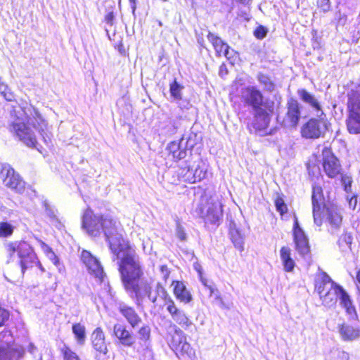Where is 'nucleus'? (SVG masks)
Instances as JSON below:
<instances>
[{
	"instance_id": "5701e85b",
	"label": "nucleus",
	"mask_w": 360,
	"mask_h": 360,
	"mask_svg": "<svg viewBox=\"0 0 360 360\" xmlns=\"http://www.w3.org/2000/svg\"><path fill=\"white\" fill-rule=\"evenodd\" d=\"M340 292H341V286L336 284L332 287V289L327 290V291L319 296L323 304L326 307H330L336 304Z\"/></svg>"
},
{
	"instance_id": "f8f14e48",
	"label": "nucleus",
	"mask_w": 360,
	"mask_h": 360,
	"mask_svg": "<svg viewBox=\"0 0 360 360\" xmlns=\"http://www.w3.org/2000/svg\"><path fill=\"white\" fill-rule=\"evenodd\" d=\"M170 347L176 354L180 353L181 355L188 354L191 352V346L186 342L184 333L174 326V333L172 336Z\"/></svg>"
},
{
	"instance_id": "1a4fd4ad",
	"label": "nucleus",
	"mask_w": 360,
	"mask_h": 360,
	"mask_svg": "<svg viewBox=\"0 0 360 360\" xmlns=\"http://www.w3.org/2000/svg\"><path fill=\"white\" fill-rule=\"evenodd\" d=\"M261 91L255 86H247L241 90L242 101L252 110L265 105Z\"/></svg>"
},
{
	"instance_id": "9d476101",
	"label": "nucleus",
	"mask_w": 360,
	"mask_h": 360,
	"mask_svg": "<svg viewBox=\"0 0 360 360\" xmlns=\"http://www.w3.org/2000/svg\"><path fill=\"white\" fill-rule=\"evenodd\" d=\"M130 297L135 299L136 304L140 306L146 297L148 298V294L151 290V285L146 280L136 281L133 283L132 288H124Z\"/></svg>"
},
{
	"instance_id": "a878e982",
	"label": "nucleus",
	"mask_w": 360,
	"mask_h": 360,
	"mask_svg": "<svg viewBox=\"0 0 360 360\" xmlns=\"http://www.w3.org/2000/svg\"><path fill=\"white\" fill-rule=\"evenodd\" d=\"M172 285H174V293L180 302L187 304L192 300V295L182 282L173 281Z\"/></svg>"
},
{
	"instance_id": "72a5a7b5",
	"label": "nucleus",
	"mask_w": 360,
	"mask_h": 360,
	"mask_svg": "<svg viewBox=\"0 0 360 360\" xmlns=\"http://www.w3.org/2000/svg\"><path fill=\"white\" fill-rule=\"evenodd\" d=\"M33 111L35 116L33 118H29L27 122L32 124L33 127L43 136L42 132H44V128L46 127V123L35 109H33Z\"/></svg>"
},
{
	"instance_id": "f03ea898",
	"label": "nucleus",
	"mask_w": 360,
	"mask_h": 360,
	"mask_svg": "<svg viewBox=\"0 0 360 360\" xmlns=\"http://www.w3.org/2000/svg\"><path fill=\"white\" fill-rule=\"evenodd\" d=\"M5 248L7 254L11 258L15 253L18 254L19 264L22 274L25 271L39 264L37 255L31 245L25 241H15L6 244Z\"/></svg>"
},
{
	"instance_id": "423d86ee",
	"label": "nucleus",
	"mask_w": 360,
	"mask_h": 360,
	"mask_svg": "<svg viewBox=\"0 0 360 360\" xmlns=\"http://www.w3.org/2000/svg\"><path fill=\"white\" fill-rule=\"evenodd\" d=\"M322 157L323 171L328 177L335 178L341 174L340 162L330 148L327 147L323 148Z\"/></svg>"
},
{
	"instance_id": "c03bdc74",
	"label": "nucleus",
	"mask_w": 360,
	"mask_h": 360,
	"mask_svg": "<svg viewBox=\"0 0 360 360\" xmlns=\"http://www.w3.org/2000/svg\"><path fill=\"white\" fill-rule=\"evenodd\" d=\"M275 206L276 210L281 214V215H283L288 212V207L284 202V200L278 196L275 200Z\"/></svg>"
},
{
	"instance_id": "37998d69",
	"label": "nucleus",
	"mask_w": 360,
	"mask_h": 360,
	"mask_svg": "<svg viewBox=\"0 0 360 360\" xmlns=\"http://www.w3.org/2000/svg\"><path fill=\"white\" fill-rule=\"evenodd\" d=\"M13 227L8 222L0 223V237H7L13 233Z\"/></svg>"
},
{
	"instance_id": "09e8293b",
	"label": "nucleus",
	"mask_w": 360,
	"mask_h": 360,
	"mask_svg": "<svg viewBox=\"0 0 360 360\" xmlns=\"http://www.w3.org/2000/svg\"><path fill=\"white\" fill-rule=\"evenodd\" d=\"M266 33H267V30L264 27L260 25V26L257 27L256 28V30H255L254 35L256 38H257L259 39H262L266 37Z\"/></svg>"
},
{
	"instance_id": "de8ad7c7",
	"label": "nucleus",
	"mask_w": 360,
	"mask_h": 360,
	"mask_svg": "<svg viewBox=\"0 0 360 360\" xmlns=\"http://www.w3.org/2000/svg\"><path fill=\"white\" fill-rule=\"evenodd\" d=\"M138 333L140 339L146 341L150 338V328L148 326H144L139 329Z\"/></svg>"
},
{
	"instance_id": "680f3d73",
	"label": "nucleus",
	"mask_w": 360,
	"mask_h": 360,
	"mask_svg": "<svg viewBox=\"0 0 360 360\" xmlns=\"http://www.w3.org/2000/svg\"><path fill=\"white\" fill-rule=\"evenodd\" d=\"M226 73H227V71H226V66L223 64L220 66V68H219V75L221 77H223L224 75H226Z\"/></svg>"
},
{
	"instance_id": "473e14b6",
	"label": "nucleus",
	"mask_w": 360,
	"mask_h": 360,
	"mask_svg": "<svg viewBox=\"0 0 360 360\" xmlns=\"http://www.w3.org/2000/svg\"><path fill=\"white\" fill-rule=\"evenodd\" d=\"M230 236L235 248L238 249L240 251H243L244 250V238L239 230L235 226L231 227Z\"/></svg>"
},
{
	"instance_id": "7ed1b4c3",
	"label": "nucleus",
	"mask_w": 360,
	"mask_h": 360,
	"mask_svg": "<svg viewBox=\"0 0 360 360\" xmlns=\"http://www.w3.org/2000/svg\"><path fill=\"white\" fill-rule=\"evenodd\" d=\"M200 214L205 223L219 225L223 216L219 196L214 194L206 198V205L200 207Z\"/></svg>"
},
{
	"instance_id": "6ab92c4d",
	"label": "nucleus",
	"mask_w": 360,
	"mask_h": 360,
	"mask_svg": "<svg viewBox=\"0 0 360 360\" xmlns=\"http://www.w3.org/2000/svg\"><path fill=\"white\" fill-rule=\"evenodd\" d=\"M326 221L335 229L340 227L342 223V214L338 206L330 205L322 209Z\"/></svg>"
},
{
	"instance_id": "052dcab7",
	"label": "nucleus",
	"mask_w": 360,
	"mask_h": 360,
	"mask_svg": "<svg viewBox=\"0 0 360 360\" xmlns=\"http://www.w3.org/2000/svg\"><path fill=\"white\" fill-rule=\"evenodd\" d=\"M136 1L137 0H129V4H130V7L132 10V13H135V11L136 9Z\"/></svg>"
},
{
	"instance_id": "a19ab883",
	"label": "nucleus",
	"mask_w": 360,
	"mask_h": 360,
	"mask_svg": "<svg viewBox=\"0 0 360 360\" xmlns=\"http://www.w3.org/2000/svg\"><path fill=\"white\" fill-rule=\"evenodd\" d=\"M352 242V237L349 233H345L341 236L338 240L340 248L342 250L350 248V245Z\"/></svg>"
},
{
	"instance_id": "9b49d317",
	"label": "nucleus",
	"mask_w": 360,
	"mask_h": 360,
	"mask_svg": "<svg viewBox=\"0 0 360 360\" xmlns=\"http://www.w3.org/2000/svg\"><path fill=\"white\" fill-rule=\"evenodd\" d=\"M313 205V217L314 223L317 226L322 224V209L324 205V198L322 193V188L319 186H313V193L311 196Z\"/></svg>"
},
{
	"instance_id": "412c9836",
	"label": "nucleus",
	"mask_w": 360,
	"mask_h": 360,
	"mask_svg": "<svg viewBox=\"0 0 360 360\" xmlns=\"http://www.w3.org/2000/svg\"><path fill=\"white\" fill-rule=\"evenodd\" d=\"M91 343L94 349L100 354H106L108 352L105 334L101 328H96L92 333Z\"/></svg>"
},
{
	"instance_id": "58836bf2",
	"label": "nucleus",
	"mask_w": 360,
	"mask_h": 360,
	"mask_svg": "<svg viewBox=\"0 0 360 360\" xmlns=\"http://www.w3.org/2000/svg\"><path fill=\"white\" fill-rule=\"evenodd\" d=\"M194 165L191 167L185 163V167H181L179 169V175L184 179V181L190 183V179L193 176Z\"/></svg>"
},
{
	"instance_id": "8fccbe9b",
	"label": "nucleus",
	"mask_w": 360,
	"mask_h": 360,
	"mask_svg": "<svg viewBox=\"0 0 360 360\" xmlns=\"http://www.w3.org/2000/svg\"><path fill=\"white\" fill-rule=\"evenodd\" d=\"M9 318V313L7 310L0 307V327L4 326Z\"/></svg>"
},
{
	"instance_id": "338daca9",
	"label": "nucleus",
	"mask_w": 360,
	"mask_h": 360,
	"mask_svg": "<svg viewBox=\"0 0 360 360\" xmlns=\"http://www.w3.org/2000/svg\"><path fill=\"white\" fill-rule=\"evenodd\" d=\"M356 279H357V281L359 282V283L360 284V270L358 271V273L356 274Z\"/></svg>"
},
{
	"instance_id": "774afa93",
	"label": "nucleus",
	"mask_w": 360,
	"mask_h": 360,
	"mask_svg": "<svg viewBox=\"0 0 360 360\" xmlns=\"http://www.w3.org/2000/svg\"><path fill=\"white\" fill-rule=\"evenodd\" d=\"M54 257H55V259H54L53 263H54L55 265H58L59 264L58 259L56 257V255H54Z\"/></svg>"
},
{
	"instance_id": "864d4df0",
	"label": "nucleus",
	"mask_w": 360,
	"mask_h": 360,
	"mask_svg": "<svg viewBox=\"0 0 360 360\" xmlns=\"http://www.w3.org/2000/svg\"><path fill=\"white\" fill-rule=\"evenodd\" d=\"M342 181L345 186V190L347 192H348L349 188H350V187H351V183H352L350 178L348 176H343L342 178Z\"/></svg>"
},
{
	"instance_id": "aec40b11",
	"label": "nucleus",
	"mask_w": 360,
	"mask_h": 360,
	"mask_svg": "<svg viewBox=\"0 0 360 360\" xmlns=\"http://www.w3.org/2000/svg\"><path fill=\"white\" fill-rule=\"evenodd\" d=\"M118 309L133 328H135L141 323V318L133 307L121 303L119 304Z\"/></svg>"
},
{
	"instance_id": "4c0bfd02",
	"label": "nucleus",
	"mask_w": 360,
	"mask_h": 360,
	"mask_svg": "<svg viewBox=\"0 0 360 360\" xmlns=\"http://www.w3.org/2000/svg\"><path fill=\"white\" fill-rule=\"evenodd\" d=\"M81 259L86 269H91V265H94L96 262L98 261L87 250H83L82 252Z\"/></svg>"
},
{
	"instance_id": "603ef678",
	"label": "nucleus",
	"mask_w": 360,
	"mask_h": 360,
	"mask_svg": "<svg viewBox=\"0 0 360 360\" xmlns=\"http://www.w3.org/2000/svg\"><path fill=\"white\" fill-rule=\"evenodd\" d=\"M44 206L46 215L51 219H54L56 217L54 210L51 208L46 202L44 203Z\"/></svg>"
},
{
	"instance_id": "7c9ffc66",
	"label": "nucleus",
	"mask_w": 360,
	"mask_h": 360,
	"mask_svg": "<svg viewBox=\"0 0 360 360\" xmlns=\"http://www.w3.org/2000/svg\"><path fill=\"white\" fill-rule=\"evenodd\" d=\"M280 256L285 271H292L295 267V262L291 257L290 249L288 247H282L280 250Z\"/></svg>"
},
{
	"instance_id": "c756f323",
	"label": "nucleus",
	"mask_w": 360,
	"mask_h": 360,
	"mask_svg": "<svg viewBox=\"0 0 360 360\" xmlns=\"http://www.w3.org/2000/svg\"><path fill=\"white\" fill-rule=\"evenodd\" d=\"M339 333L342 338L345 341L353 340L360 336L359 329L345 324H342L339 326Z\"/></svg>"
},
{
	"instance_id": "ddd939ff",
	"label": "nucleus",
	"mask_w": 360,
	"mask_h": 360,
	"mask_svg": "<svg viewBox=\"0 0 360 360\" xmlns=\"http://www.w3.org/2000/svg\"><path fill=\"white\" fill-rule=\"evenodd\" d=\"M300 114L299 103L290 98L288 102V111L282 122L283 126L287 128L295 127L300 121Z\"/></svg>"
},
{
	"instance_id": "cd10ccee",
	"label": "nucleus",
	"mask_w": 360,
	"mask_h": 360,
	"mask_svg": "<svg viewBox=\"0 0 360 360\" xmlns=\"http://www.w3.org/2000/svg\"><path fill=\"white\" fill-rule=\"evenodd\" d=\"M338 298L340 300V305L345 309L347 314L352 318L356 316V309L352 304L350 297L342 287Z\"/></svg>"
},
{
	"instance_id": "bb28decb",
	"label": "nucleus",
	"mask_w": 360,
	"mask_h": 360,
	"mask_svg": "<svg viewBox=\"0 0 360 360\" xmlns=\"http://www.w3.org/2000/svg\"><path fill=\"white\" fill-rule=\"evenodd\" d=\"M167 149L169 154L172 155V157L175 160H180L186 157L187 150L185 146H182V141L179 142L173 141L169 143Z\"/></svg>"
},
{
	"instance_id": "4468645a",
	"label": "nucleus",
	"mask_w": 360,
	"mask_h": 360,
	"mask_svg": "<svg viewBox=\"0 0 360 360\" xmlns=\"http://www.w3.org/2000/svg\"><path fill=\"white\" fill-rule=\"evenodd\" d=\"M13 129L19 139L29 147H35L36 137L32 129L24 122H14Z\"/></svg>"
},
{
	"instance_id": "4d7b16f0",
	"label": "nucleus",
	"mask_w": 360,
	"mask_h": 360,
	"mask_svg": "<svg viewBox=\"0 0 360 360\" xmlns=\"http://www.w3.org/2000/svg\"><path fill=\"white\" fill-rule=\"evenodd\" d=\"M27 351L31 354H34L37 352V347L32 342H30L27 346Z\"/></svg>"
},
{
	"instance_id": "6e6d98bb",
	"label": "nucleus",
	"mask_w": 360,
	"mask_h": 360,
	"mask_svg": "<svg viewBox=\"0 0 360 360\" xmlns=\"http://www.w3.org/2000/svg\"><path fill=\"white\" fill-rule=\"evenodd\" d=\"M357 204V198L356 196H353L349 200V206L351 209L354 210Z\"/></svg>"
},
{
	"instance_id": "e2e57ef3",
	"label": "nucleus",
	"mask_w": 360,
	"mask_h": 360,
	"mask_svg": "<svg viewBox=\"0 0 360 360\" xmlns=\"http://www.w3.org/2000/svg\"><path fill=\"white\" fill-rule=\"evenodd\" d=\"M230 47L228 48V54L224 55L227 59L230 60L231 58H233L235 55V52L233 49L231 51L229 50Z\"/></svg>"
},
{
	"instance_id": "bf43d9fd",
	"label": "nucleus",
	"mask_w": 360,
	"mask_h": 360,
	"mask_svg": "<svg viewBox=\"0 0 360 360\" xmlns=\"http://www.w3.org/2000/svg\"><path fill=\"white\" fill-rule=\"evenodd\" d=\"M191 105L187 101H182L181 103H179V107L181 108L188 109Z\"/></svg>"
},
{
	"instance_id": "0eeeda50",
	"label": "nucleus",
	"mask_w": 360,
	"mask_h": 360,
	"mask_svg": "<svg viewBox=\"0 0 360 360\" xmlns=\"http://www.w3.org/2000/svg\"><path fill=\"white\" fill-rule=\"evenodd\" d=\"M293 240L295 244L296 250L300 255L304 256L309 252V245L308 238L300 227L298 219L296 216L294 217L293 224Z\"/></svg>"
},
{
	"instance_id": "f3484780",
	"label": "nucleus",
	"mask_w": 360,
	"mask_h": 360,
	"mask_svg": "<svg viewBox=\"0 0 360 360\" xmlns=\"http://www.w3.org/2000/svg\"><path fill=\"white\" fill-rule=\"evenodd\" d=\"M167 310L170 314L172 319L182 327H188L191 324V322L184 311L178 309L172 300H169Z\"/></svg>"
},
{
	"instance_id": "2f4dec72",
	"label": "nucleus",
	"mask_w": 360,
	"mask_h": 360,
	"mask_svg": "<svg viewBox=\"0 0 360 360\" xmlns=\"http://www.w3.org/2000/svg\"><path fill=\"white\" fill-rule=\"evenodd\" d=\"M206 174L207 169L205 164L201 160L198 161L194 166L193 176L190 179V184L200 181L205 178Z\"/></svg>"
},
{
	"instance_id": "13d9d810",
	"label": "nucleus",
	"mask_w": 360,
	"mask_h": 360,
	"mask_svg": "<svg viewBox=\"0 0 360 360\" xmlns=\"http://www.w3.org/2000/svg\"><path fill=\"white\" fill-rule=\"evenodd\" d=\"M329 1L328 0H319L318 4H320L321 6L324 7L323 9L326 10L329 8L328 5Z\"/></svg>"
},
{
	"instance_id": "3c124183",
	"label": "nucleus",
	"mask_w": 360,
	"mask_h": 360,
	"mask_svg": "<svg viewBox=\"0 0 360 360\" xmlns=\"http://www.w3.org/2000/svg\"><path fill=\"white\" fill-rule=\"evenodd\" d=\"M176 234L177 238L179 240H181L182 241L186 240V233H185L184 229L180 224H177V226H176Z\"/></svg>"
},
{
	"instance_id": "e433bc0d",
	"label": "nucleus",
	"mask_w": 360,
	"mask_h": 360,
	"mask_svg": "<svg viewBox=\"0 0 360 360\" xmlns=\"http://www.w3.org/2000/svg\"><path fill=\"white\" fill-rule=\"evenodd\" d=\"M183 89V86L180 85L176 80H174V82L170 84L169 87L171 96L176 101H181V91Z\"/></svg>"
},
{
	"instance_id": "b1692460",
	"label": "nucleus",
	"mask_w": 360,
	"mask_h": 360,
	"mask_svg": "<svg viewBox=\"0 0 360 360\" xmlns=\"http://www.w3.org/2000/svg\"><path fill=\"white\" fill-rule=\"evenodd\" d=\"M158 297L164 301L166 306L169 300H172L165 288L160 283L156 284L154 290L151 288L148 299L153 304H155L158 302Z\"/></svg>"
},
{
	"instance_id": "393cba45",
	"label": "nucleus",
	"mask_w": 360,
	"mask_h": 360,
	"mask_svg": "<svg viewBox=\"0 0 360 360\" xmlns=\"http://www.w3.org/2000/svg\"><path fill=\"white\" fill-rule=\"evenodd\" d=\"M297 95L304 103L309 105L311 108L316 110L317 114L319 112L321 113L323 112L319 101L313 94L308 92L306 89H299L297 91Z\"/></svg>"
},
{
	"instance_id": "2eb2a0df",
	"label": "nucleus",
	"mask_w": 360,
	"mask_h": 360,
	"mask_svg": "<svg viewBox=\"0 0 360 360\" xmlns=\"http://www.w3.org/2000/svg\"><path fill=\"white\" fill-rule=\"evenodd\" d=\"M25 352L21 345L0 347V360H20L24 356Z\"/></svg>"
},
{
	"instance_id": "79ce46f5",
	"label": "nucleus",
	"mask_w": 360,
	"mask_h": 360,
	"mask_svg": "<svg viewBox=\"0 0 360 360\" xmlns=\"http://www.w3.org/2000/svg\"><path fill=\"white\" fill-rule=\"evenodd\" d=\"M201 282L204 286L209 290L210 296H214L215 300H219L221 304H223L222 299L220 297L218 290L213 285H208L207 281L202 278H201Z\"/></svg>"
},
{
	"instance_id": "0e129e2a",
	"label": "nucleus",
	"mask_w": 360,
	"mask_h": 360,
	"mask_svg": "<svg viewBox=\"0 0 360 360\" xmlns=\"http://www.w3.org/2000/svg\"><path fill=\"white\" fill-rule=\"evenodd\" d=\"M112 19H113V15L112 13H108L106 16H105V21L108 24H112Z\"/></svg>"
},
{
	"instance_id": "c85d7f7f",
	"label": "nucleus",
	"mask_w": 360,
	"mask_h": 360,
	"mask_svg": "<svg viewBox=\"0 0 360 360\" xmlns=\"http://www.w3.org/2000/svg\"><path fill=\"white\" fill-rule=\"evenodd\" d=\"M207 39L214 46L217 56L228 54V48H229V46L226 43L224 42L221 38L211 32H209L207 34Z\"/></svg>"
},
{
	"instance_id": "ea45409f",
	"label": "nucleus",
	"mask_w": 360,
	"mask_h": 360,
	"mask_svg": "<svg viewBox=\"0 0 360 360\" xmlns=\"http://www.w3.org/2000/svg\"><path fill=\"white\" fill-rule=\"evenodd\" d=\"M0 94L4 96V98L8 101H12L14 100L15 96L11 89L8 88V85L3 82L2 78L0 77Z\"/></svg>"
},
{
	"instance_id": "dca6fc26",
	"label": "nucleus",
	"mask_w": 360,
	"mask_h": 360,
	"mask_svg": "<svg viewBox=\"0 0 360 360\" xmlns=\"http://www.w3.org/2000/svg\"><path fill=\"white\" fill-rule=\"evenodd\" d=\"M113 334L120 342L125 347H131L135 343V338L133 333L128 330L125 326L119 323L115 324Z\"/></svg>"
},
{
	"instance_id": "69168bd1",
	"label": "nucleus",
	"mask_w": 360,
	"mask_h": 360,
	"mask_svg": "<svg viewBox=\"0 0 360 360\" xmlns=\"http://www.w3.org/2000/svg\"><path fill=\"white\" fill-rule=\"evenodd\" d=\"M41 247H42V248H43V250H44V251H46H46H47V252H48V251H49V252H51V248H49L46 244H45L44 242H42V241H41Z\"/></svg>"
},
{
	"instance_id": "20e7f679",
	"label": "nucleus",
	"mask_w": 360,
	"mask_h": 360,
	"mask_svg": "<svg viewBox=\"0 0 360 360\" xmlns=\"http://www.w3.org/2000/svg\"><path fill=\"white\" fill-rule=\"evenodd\" d=\"M349 117L347 127L349 132L353 134H360V94L352 91L348 94Z\"/></svg>"
},
{
	"instance_id": "39448f33",
	"label": "nucleus",
	"mask_w": 360,
	"mask_h": 360,
	"mask_svg": "<svg viewBox=\"0 0 360 360\" xmlns=\"http://www.w3.org/2000/svg\"><path fill=\"white\" fill-rule=\"evenodd\" d=\"M319 118H311L301 129L302 136L306 139H318L324 136L328 131V122L325 119L323 112L317 114Z\"/></svg>"
},
{
	"instance_id": "c9c22d12",
	"label": "nucleus",
	"mask_w": 360,
	"mask_h": 360,
	"mask_svg": "<svg viewBox=\"0 0 360 360\" xmlns=\"http://www.w3.org/2000/svg\"><path fill=\"white\" fill-rule=\"evenodd\" d=\"M72 332L79 345H83L86 339V329L81 323H76L72 326Z\"/></svg>"
},
{
	"instance_id": "5fc2aeb1",
	"label": "nucleus",
	"mask_w": 360,
	"mask_h": 360,
	"mask_svg": "<svg viewBox=\"0 0 360 360\" xmlns=\"http://www.w3.org/2000/svg\"><path fill=\"white\" fill-rule=\"evenodd\" d=\"M161 272L162 274L163 278L166 281L169 276V271L167 266L162 265L160 267Z\"/></svg>"
},
{
	"instance_id": "a18cd8bd",
	"label": "nucleus",
	"mask_w": 360,
	"mask_h": 360,
	"mask_svg": "<svg viewBox=\"0 0 360 360\" xmlns=\"http://www.w3.org/2000/svg\"><path fill=\"white\" fill-rule=\"evenodd\" d=\"M65 360H81L78 355L69 347H65L63 350Z\"/></svg>"
},
{
	"instance_id": "4be33fe9",
	"label": "nucleus",
	"mask_w": 360,
	"mask_h": 360,
	"mask_svg": "<svg viewBox=\"0 0 360 360\" xmlns=\"http://www.w3.org/2000/svg\"><path fill=\"white\" fill-rule=\"evenodd\" d=\"M314 285L316 291L320 295L327 290L332 289V287L335 286L336 283L332 281L326 273L321 271L316 276Z\"/></svg>"
},
{
	"instance_id": "f704fd0d",
	"label": "nucleus",
	"mask_w": 360,
	"mask_h": 360,
	"mask_svg": "<svg viewBox=\"0 0 360 360\" xmlns=\"http://www.w3.org/2000/svg\"><path fill=\"white\" fill-rule=\"evenodd\" d=\"M91 266V269H87L89 273L94 276L100 283H103L106 275L104 273L103 269L99 261L96 262L94 265Z\"/></svg>"
},
{
	"instance_id": "a211bd4d",
	"label": "nucleus",
	"mask_w": 360,
	"mask_h": 360,
	"mask_svg": "<svg viewBox=\"0 0 360 360\" xmlns=\"http://www.w3.org/2000/svg\"><path fill=\"white\" fill-rule=\"evenodd\" d=\"M254 111V127L257 129L261 130L267 127L270 122L269 113L267 111V107H259L253 109Z\"/></svg>"
},
{
	"instance_id": "49530a36",
	"label": "nucleus",
	"mask_w": 360,
	"mask_h": 360,
	"mask_svg": "<svg viewBox=\"0 0 360 360\" xmlns=\"http://www.w3.org/2000/svg\"><path fill=\"white\" fill-rule=\"evenodd\" d=\"M258 80L261 84L264 85L268 91H272L274 89V84L268 77L260 75L258 77Z\"/></svg>"
},
{
	"instance_id": "6e6552de",
	"label": "nucleus",
	"mask_w": 360,
	"mask_h": 360,
	"mask_svg": "<svg viewBox=\"0 0 360 360\" xmlns=\"http://www.w3.org/2000/svg\"><path fill=\"white\" fill-rule=\"evenodd\" d=\"M1 176L4 185L17 192H22L25 188V182L15 174L13 169L10 167H4L1 171Z\"/></svg>"
},
{
	"instance_id": "f257e3e1",
	"label": "nucleus",
	"mask_w": 360,
	"mask_h": 360,
	"mask_svg": "<svg viewBox=\"0 0 360 360\" xmlns=\"http://www.w3.org/2000/svg\"><path fill=\"white\" fill-rule=\"evenodd\" d=\"M82 227L91 236L104 233L105 240L113 255V261L117 260L119 271L124 288H132L143 274L139 256L124 239L123 228L119 221L110 214H94L87 208L82 217Z\"/></svg>"
}]
</instances>
